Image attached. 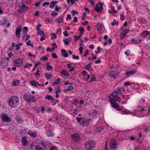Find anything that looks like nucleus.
Instances as JSON below:
<instances>
[{
    "label": "nucleus",
    "mask_w": 150,
    "mask_h": 150,
    "mask_svg": "<svg viewBox=\"0 0 150 150\" xmlns=\"http://www.w3.org/2000/svg\"><path fill=\"white\" fill-rule=\"evenodd\" d=\"M18 98L15 96H11L9 99L8 101V105L12 108H16L19 103Z\"/></svg>",
    "instance_id": "1"
},
{
    "label": "nucleus",
    "mask_w": 150,
    "mask_h": 150,
    "mask_svg": "<svg viewBox=\"0 0 150 150\" xmlns=\"http://www.w3.org/2000/svg\"><path fill=\"white\" fill-rule=\"evenodd\" d=\"M96 144V143L94 140H88L84 144V149L86 150H92L95 147Z\"/></svg>",
    "instance_id": "2"
},
{
    "label": "nucleus",
    "mask_w": 150,
    "mask_h": 150,
    "mask_svg": "<svg viewBox=\"0 0 150 150\" xmlns=\"http://www.w3.org/2000/svg\"><path fill=\"white\" fill-rule=\"evenodd\" d=\"M23 96L25 100L28 103L34 102L36 100V98L34 96L30 94H24Z\"/></svg>",
    "instance_id": "3"
},
{
    "label": "nucleus",
    "mask_w": 150,
    "mask_h": 150,
    "mask_svg": "<svg viewBox=\"0 0 150 150\" xmlns=\"http://www.w3.org/2000/svg\"><path fill=\"white\" fill-rule=\"evenodd\" d=\"M18 7L20 8L18 11L19 13H22L28 8V7L26 6L24 1L22 0L19 4Z\"/></svg>",
    "instance_id": "4"
},
{
    "label": "nucleus",
    "mask_w": 150,
    "mask_h": 150,
    "mask_svg": "<svg viewBox=\"0 0 150 150\" xmlns=\"http://www.w3.org/2000/svg\"><path fill=\"white\" fill-rule=\"evenodd\" d=\"M71 137L74 142H79L81 141V137L79 134L74 133L71 135Z\"/></svg>",
    "instance_id": "5"
},
{
    "label": "nucleus",
    "mask_w": 150,
    "mask_h": 150,
    "mask_svg": "<svg viewBox=\"0 0 150 150\" xmlns=\"http://www.w3.org/2000/svg\"><path fill=\"white\" fill-rule=\"evenodd\" d=\"M1 117L2 121L3 122L8 123L11 121V119L5 113H2Z\"/></svg>",
    "instance_id": "6"
},
{
    "label": "nucleus",
    "mask_w": 150,
    "mask_h": 150,
    "mask_svg": "<svg viewBox=\"0 0 150 150\" xmlns=\"http://www.w3.org/2000/svg\"><path fill=\"white\" fill-rule=\"evenodd\" d=\"M91 120V119H86L83 118L82 120V121L80 123V124L83 126L85 125L87 126L90 124V121Z\"/></svg>",
    "instance_id": "7"
},
{
    "label": "nucleus",
    "mask_w": 150,
    "mask_h": 150,
    "mask_svg": "<svg viewBox=\"0 0 150 150\" xmlns=\"http://www.w3.org/2000/svg\"><path fill=\"white\" fill-rule=\"evenodd\" d=\"M22 27L20 25L16 29V36L17 38H19L20 36V32L22 30Z\"/></svg>",
    "instance_id": "8"
},
{
    "label": "nucleus",
    "mask_w": 150,
    "mask_h": 150,
    "mask_svg": "<svg viewBox=\"0 0 150 150\" xmlns=\"http://www.w3.org/2000/svg\"><path fill=\"white\" fill-rule=\"evenodd\" d=\"M14 63L15 64V65L17 67H20L21 66L23 63L22 60L21 59H15Z\"/></svg>",
    "instance_id": "9"
},
{
    "label": "nucleus",
    "mask_w": 150,
    "mask_h": 150,
    "mask_svg": "<svg viewBox=\"0 0 150 150\" xmlns=\"http://www.w3.org/2000/svg\"><path fill=\"white\" fill-rule=\"evenodd\" d=\"M137 70H133L131 71H128L125 73V74L127 76H129L130 75L135 74L137 72Z\"/></svg>",
    "instance_id": "10"
},
{
    "label": "nucleus",
    "mask_w": 150,
    "mask_h": 150,
    "mask_svg": "<svg viewBox=\"0 0 150 150\" xmlns=\"http://www.w3.org/2000/svg\"><path fill=\"white\" fill-rule=\"evenodd\" d=\"M45 100H50L52 102L54 101L55 100V99L52 96L48 94L45 97Z\"/></svg>",
    "instance_id": "11"
},
{
    "label": "nucleus",
    "mask_w": 150,
    "mask_h": 150,
    "mask_svg": "<svg viewBox=\"0 0 150 150\" xmlns=\"http://www.w3.org/2000/svg\"><path fill=\"white\" fill-rule=\"evenodd\" d=\"M60 75L62 76L63 74L66 77H67L69 75V74L68 73L67 71H66L65 70H63L60 71Z\"/></svg>",
    "instance_id": "12"
},
{
    "label": "nucleus",
    "mask_w": 150,
    "mask_h": 150,
    "mask_svg": "<svg viewBox=\"0 0 150 150\" xmlns=\"http://www.w3.org/2000/svg\"><path fill=\"white\" fill-rule=\"evenodd\" d=\"M110 146L111 149H115L117 148L118 146V143H115L113 142H110Z\"/></svg>",
    "instance_id": "13"
},
{
    "label": "nucleus",
    "mask_w": 150,
    "mask_h": 150,
    "mask_svg": "<svg viewBox=\"0 0 150 150\" xmlns=\"http://www.w3.org/2000/svg\"><path fill=\"white\" fill-rule=\"evenodd\" d=\"M46 134L48 137H52L54 135V134L52 132V130L49 129L46 131Z\"/></svg>",
    "instance_id": "14"
},
{
    "label": "nucleus",
    "mask_w": 150,
    "mask_h": 150,
    "mask_svg": "<svg viewBox=\"0 0 150 150\" xmlns=\"http://www.w3.org/2000/svg\"><path fill=\"white\" fill-rule=\"evenodd\" d=\"M110 77L115 79L117 76V72L113 71H111L109 74Z\"/></svg>",
    "instance_id": "15"
},
{
    "label": "nucleus",
    "mask_w": 150,
    "mask_h": 150,
    "mask_svg": "<svg viewBox=\"0 0 150 150\" xmlns=\"http://www.w3.org/2000/svg\"><path fill=\"white\" fill-rule=\"evenodd\" d=\"M22 142L23 145L24 146H25L28 144V142L25 137H23L22 138Z\"/></svg>",
    "instance_id": "16"
},
{
    "label": "nucleus",
    "mask_w": 150,
    "mask_h": 150,
    "mask_svg": "<svg viewBox=\"0 0 150 150\" xmlns=\"http://www.w3.org/2000/svg\"><path fill=\"white\" fill-rule=\"evenodd\" d=\"M61 52L62 53V56H64L65 57H68L69 56L68 54L67 53L65 50L64 49L62 50Z\"/></svg>",
    "instance_id": "17"
},
{
    "label": "nucleus",
    "mask_w": 150,
    "mask_h": 150,
    "mask_svg": "<svg viewBox=\"0 0 150 150\" xmlns=\"http://www.w3.org/2000/svg\"><path fill=\"white\" fill-rule=\"evenodd\" d=\"M148 35H150V32L148 31H144L141 33V35H143L145 38Z\"/></svg>",
    "instance_id": "18"
},
{
    "label": "nucleus",
    "mask_w": 150,
    "mask_h": 150,
    "mask_svg": "<svg viewBox=\"0 0 150 150\" xmlns=\"http://www.w3.org/2000/svg\"><path fill=\"white\" fill-rule=\"evenodd\" d=\"M73 87L72 86H68L67 89H64L63 91L64 93H66L67 91H70L73 90Z\"/></svg>",
    "instance_id": "19"
},
{
    "label": "nucleus",
    "mask_w": 150,
    "mask_h": 150,
    "mask_svg": "<svg viewBox=\"0 0 150 150\" xmlns=\"http://www.w3.org/2000/svg\"><path fill=\"white\" fill-rule=\"evenodd\" d=\"M97 30L99 31H101L102 29V26L100 23H98L96 25Z\"/></svg>",
    "instance_id": "20"
},
{
    "label": "nucleus",
    "mask_w": 150,
    "mask_h": 150,
    "mask_svg": "<svg viewBox=\"0 0 150 150\" xmlns=\"http://www.w3.org/2000/svg\"><path fill=\"white\" fill-rule=\"evenodd\" d=\"M28 134L32 137L35 138L36 137L37 134L35 132H32L31 131H30L28 132Z\"/></svg>",
    "instance_id": "21"
},
{
    "label": "nucleus",
    "mask_w": 150,
    "mask_h": 150,
    "mask_svg": "<svg viewBox=\"0 0 150 150\" xmlns=\"http://www.w3.org/2000/svg\"><path fill=\"white\" fill-rule=\"evenodd\" d=\"M121 113L122 114H132V112L127 109H125L124 110L122 111L121 112Z\"/></svg>",
    "instance_id": "22"
},
{
    "label": "nucleus",
    "mask_w": 150,
    "mask_h": 150,
    "mask_svg": "<svg viewBox=\"0 0 150 150\" xmlns=\"http://www.w3.org/2000/svg\"><path fill=\"white\" fill-rule=\"evenodd\" d=\"M91 113L93 117H95L98 113V111L96 109H94L91 110Z\"/></svg>",
    "instance_id": "23"
},
{
    "label": "nucleus",
    "mask_w": 150,
    "mask_h": 150,
    "mask_svg": "<svg viewBox=\"0 0 150 150\" xmlns=\"http://www.w3.org/2000/svg\"><path fill=\"white\" fill-rule=\"evenodd\" d=\"M15 120L17 121V122H20V123H22L23 122V120L21 119V117L18 116L16 117Z\"/></svg>",
    "instance_id": "24"
},
{
    "label": "nucleus",
    "mask_w": 150,
    "mask_h": 150,
    "mask_svg": "<svg viewBox=\"0 0 150 150\" xmlns=\"http://www.w3.org/2000/svg\"><path fill=\"white\" fill-rule=\"evenodd\" d=\"M111 106L112 107L115 108H117L118 106V104L115 102L110 101Z\"/></svg>",
    "instance_id": "25"
},
{
    "label": "nucleus",
    "mask_w": 150,
    "mask_h": 150,
    "mask_svg": "<svg viewBox=\"0 0 150 150\" xmlns=\"http://www.w3.org/2000/svg\"><path fill=\"white\" fill-rule=\"evenodd\" d=\"M57 3V1H52L50 3V8H53L54 7V6L56 5V4Z\"/></svg>",
    "instance_id": "26"
},
{
    "label": "nucleus",
    "mask_w": 150,
    "mask_h": 150,
    "mask_svg": "<svg viewBox=\"0 0 150 150\" xmlns=\"http://www.w3.org/2000/svg\"><path fill=\"white\" fill-rule=\"evenodd\" d=\"M67 66L69 68H70V69L69 71L70 72H71L74 71V67L73 66H71V64L70 63H69L67 64Z\"/></svg>",
    "instance_id": "27"
},
{
    "label": "nucleus",
    "mask_w": 150,
    "mask_h": 150,
    "mask_svg": "<svg viewBox=\"0 0 150 150\" xmlns=\"http://www.w3.org/2000/svg\"><path fill=\"white\" fill-rule=\"evenodd\" d=\"M45 76L46 79L47 80H49L50 78H51L52 76V74H49L48 73H45Z\"/></svg>",
    "instance_id": "28"
},
{
    "label": "nucleus",
    "mask_w": 150,
    "mask_h": 150,
    "mask_svg": "<svg viewBox=\"0 0 150 150\" xmlns=\"http://www.w3.org/2000/svg\"><path fill=\"white\" fill-rule=\"evenodd\" d=\"M119 97H116V96L113 97H110V101L115 102L118 100Z\"/></svg>",
    "instance_id": "29"
},
{
    "label": "nucleus",
    "mask_w": 150,
    "mask_h": 150,
    "mask_svg": "<svg viewBox=\"0 0 150 150\" xmlns=\"http://www.w3.org/2000/svg\"><path fill=\"white\" fill-rule=\"evenodd\" d=\"M40 144L43 146L45 149L46 148L47 146V143L44 141L41 142L40 143Z\"/></svg>",
    "instance_id": "30"
},
{
    "label": "nucleus",
    "mask_w": 150,
    "mask_h": 150,
    "mask_svg": "<svg viewBox=\"0 0 150 150\" xmlns=\"http://www.w3.org/2000/svg\"><path fill=\"white\" fill-rule=\"evenodd\" d=\"M124 89L122 87H121L120 88H119L118 90L117 91L118 92V93H120V94H122L123 92L125 91Z\"/></svg>",
    "instance_id": "31"
},
{
    "label": "nucleus",
    "mask_w": 150,
    "mask_h": 150,
    "mask_svg": "<svg viewBox=\"0 0 150 150\" xmlns=\"http://www.w3.org/2000/svg\"><path fill=\"white\" fill-rule=\"evenodd\" d=\"M96 78L94 75H92L91 76V79L90 80V82H92L96 81Z\"/></svg>",
    "instance_id": "32"
},
{
    "label": "nucleus",
    "mask_w": 150,
    "mask_h": 150,
    "mask_svg": "<svg viewBox=\"0 0 150 150\" xmlns=\"http://www.w3.org/2000/svg\"><path fill=\"white\" fill-rule=\"evenodd\" d=\"M20 83L19 80H16L13 83L12 85L13 86H17Z\"/></svg>",
    "instance_id": "33"
},
{
    "label": "nucleus",
    "mask_w": 150,
    "mask_h": 150,
    "mask_svg": "<svg viewBox=\"0 0 150 150\" xmlns=\"http://www.w3.org/2000/svg\"><path fill=\"white\" fill-rule=\"evenodd\" d=\"M92 64L91 62H90L89 64L86 65L84 66L85 69L86 70H88L90 69L91 68V64Z\"/></svg>",
    "instance_id": "34"
},
{
    "label": "nucleus",
    "mask_w": 150,
    "mask_h": 150,
    "mask_svg": "<svg viewBox=\"0 0 150 150\" xmlns=\"http://www.w3.org/2000/svg\"><path fill=\"white\" fill-rule=\"evenodd\" d=\"M56 21L58 23H60L62 21V17L60 16L56 19Z\"/></svg>",
    "instance_id": "35"
},
{
    "label": "nucleus",
    "mask_w": 150,
    "mask_h": 150,
    "mask_svg": "<svg viewBox=\"0 0 150 150\" xmlns=\"http://www.w3.org/2000/svg\"><path fill=\"white\" fill-rule=\"evenodd\" d=\"M118 93V91H114L111 94L110 96V98L115 96Z\"/></svg>",
    "instance_id": "36"
},
{
    "label": "nucleus",
    "mask_w": 150,
    "mask_h": 150,
    "mask_svg": "<svg viewBox=\"0 0 150 150\" xmlns=\"http://www.w3.org/2000/svg\"><path fill=\"white\" fill-rule=\"evenodd\" d=\"M129 31V29H125L123 30L122 32L121 33L123 35L125 36L126 34Z\"/></svg>",
    "instance_id": "37"
},
{
    "label": "nucleus",
    "mask_w": 150,
    "mask_h": 150,
    "mask_svg": "<svg viewBox=\"0 0 150 150\" xmlns=\"http://www.w3.org/2000/svg\"><path fill=\"white\" fill-rule=\"evenodd\" d=\"M28 29V27L25 26L23 28V34H26L27 32Z\"/></svg>",
    "instance_id": "38"
},
{
    "label": "nucleus",
    "mask_w": 150,
    "mask_h": 150,
    "mask_svg": "<svg viewBox=\"0 0 150 150\" xmlns=\"http://www.w3.org/2000/svg\"><path fill=\"white\" fill-rule=\"evenodd\" d=\"M78 30L80 31V35H82L84 32V29L83 28H79Z\"/></svg>",
    "instance_id": "39"
},
{
    "label": "nucleus",
    "mask_w": 150,
    "mask_h": 150,
    "mask_svg": "<svg viewBox=\"0 0 150 150\" xmlns=\"http://www.w3.org/2000/svg\"><path fill=\"white\" fill-rule=\"evenodd\" d=\"M46 70L47 71H50L52 70L53 68L51 65L47 66H46Z\"/></svg>",
    "instance_id": "40"
},
{
    "label": "nucleus",
    "mask_w": 150,
    "mask_h": 150,
    "mask_svg": "<svg viewBox=\"0 0 150 150\" xmlns=\"http://www.w3.org/2000/svg\"><path fill=\"white\" fill-rule=\"evenodd\" d=\"M35 150H44V149L39 145H38L35 147Z\"/></svg>",
    "instance_id": "41"
},
{
    "label": "nucleus",
    "mask_w": 150,
    "mask_h": 150,
    "mask_svg": "<svg viewBox=\"0 0 150 150\" xmlns=\"http://www.w3.org/2000/svg\"><path fill=\"white\" fill-rule=\"evenodd\" d=\"M40 109L41 112H42V113H44L45 110V108L44 107L42 106H41L40 108Z\"/></svg>",
    "instance_id": "42"
},
{
    "label": "nucleus",
    "mask_w": 150,
    "mask_h": 150,
    "mask_svg": "<svg viewBox=\"0 0 150 150\" xmlns=\"http://www.w3.org/2000/svg\"><path fill=\"white\" fill-rule=\"evenodd\" d=\"M95 10L97 12H100L101 11V9L99 8V6H97L95 8Z\"/></svg>",
    "instance_id": "43"
},
{
    "label": "nucleus",
    "mask_w": 150,
    "mask_h": 150,
    "mask_svg": "<svg viewBox=\"0 0 150 150\" xmlns=\"http://www.w3.org/2000/svg\"><path fill=\"white\" fill-rule=\"evenodd\" d=\"M124 13H122L120 15V19L121 20H123L125 19V17L124 14Z\"/></svg>",
    "instance_id": "44"
},
{
    "label": "nucleus",
    "mask_w": 150,
    "mask_h": 150,
    "mask_svg": "<svg viewBox=\"0 0 150 150\" xmlns=\"http://www.w3.org/2000/svg\"><path fill=\"white\" fill-rule=\"evenodd\" d=\"M30 83L32 86H33L35 87L37 86V83L38 82H36L35 81H30Z\"/></svg>",
    "instance_id": "45"
},
{
    "label": "nucleus",
    "mask_w": 150,
    "mask_h": 150,
    "mask_svg": "<svg viewBox=\"0 0 150 150\" xmlns=\"http://www.w3.org/2000/svg\"><path fill=\"white\" fill-rule=\"evenodd\" d=\"M83 118L77 117H76V120H77L78 123H80L81 120H82Z\"/></svg>",
    "instance_id": "46"
},
{
    "label": "nucleus",
    "mask_w": 150,
    "mask_h": 150,
    "mask_svg": "<svg viewBox=\"0 0 150 150\" xmlns=\"http://www.w3.org/2000/svg\"><path fill=\"white\" fill-rule=\"evenodd\" d=\"M32 64L31 63L29 64L28 63H27L24 66V68H27L28 67H30L32 66Z\"/></svg>",
    "instance_id": "47"
},
{
    "label": "nucleus",
    "mask_w": 150,
    "mask_h": 150,
    "mask_svg": "<svg viewBox=\"0 0 150 150\" xmlns=\"http://www.w3.org/2000/svg\"><path fill=\"white\" fill-rule=\"evenodd\" d=\"M63 41L65 45H69V42L67 40V39H63Z\"/></svg>",
    "instance_id": "48"
},
{
    "label": "nucleus",
    "mask_w": 150,
    "mask_h": 150,
    "mask_svg": "<svg viewBox=\"0 0 150 150\" xmlns=\"http://www.w3.org/2000/svg\"><path fill=\"white\" fill-rule=\"evenodd\" d=\"M104 129L103 127H97V132H99L101 131V130H102Z\"/></svg>",
    "instance_id": "49"
},
{
    "label": "nucleus",
    "mask_w": 150,
    "mask_h": 150,
    "mask_svg": "<svg viewBox=\"0 0 150 150\" xmlns=\"http://www.w3.org/2000/svg\"><path fill=\"white\" fill-rule=\"evenodd\" d=\"M88 1L91 4L92 6H93L96 2L95 1H93V0H88Z\"/></svg>",
    "instance_id": "50"
},
{
    "label": "nucleus",
    "mask_w": 150,
    "mask_h": 150,
    "mask_svg": "<svg viewBox=\"0 0 150 150\" xmlns=\"http://www.w3.org/2000/svg\"><path fill=\"white\" fill-rule=\"evenodd\" d=\"M98 4L100 5V8L101 9V11H102L103 10V5H104V4L100 2L98 3Z\"/></svg>",
    "instance_id": "51"
},
{
    "label": "nucleus",
    "mask_w": 150,
    "mask_h": 150,
    "mask_svg": "<svg viewBox=\"0 0 150 150\" xmlns=\"http://www.w3.org/2000/svg\"><path fill=\"white\" fill-rule=\"evenodd\" d=\"M130 53V51L129 50H127L125 52V54H126L127 56L129 55Z\"/></svg>",
    "instance_id": "52"
},
{
    "label": "nucleus",
    "mask_w": 150,
    "mask_h": 150,
    "mask_svg": "<svg viewBox=\"0 0 150 150\" xmlns=\"http://www.w3.org/2000/svg\"><path fill=\"white\" fill-rule=\"evenodd\" d=\"M72 57L74 59H76L78 60L79 59V57L78 56H76L75 55L73 54L72 55Z\"/></svg>",
    "instance_id": "53"
},
{
    "label": "nucleus",
    "mask_w": 150,
    "mask_h": 150,
    "mask_svg": "<svg viewBox=\"0 0 150 150\" xmlns=\"http://www.w3.org/2000/svg\"><path fill=\"white\" fill-rule=\"evenodd\" d=\"M58 14V13L54 11H52V13L51 14V15L53 16H56Z\"/></svg>",
    "instance_id": "54"
},
{
    "label": "nucleus",
    "mask_w": 150,
    "mask_h": 150,
    "mask_svg": "<svg viewBox=\"0 0 150 150\" xmlns=\"http://www.w3.org/2000/svg\"><path fill=\"white\" fill-rule=\"evenodd\" d=\"M124 85H125V86H130L131 85V83L130 82L127 81V82H125L124 83Z\"/></svg>",
    "instance_id": "55"
},
{
    "label": "nucleus",
    "mask_w": 150,
    "mask_h": 150,
    "mask_svg": "<svg viewBox=\"0 0 150 150\" xmlns=\"http://www.w3.org/2000/svg\"><path fill=\"white\" fill-rule=\"evenodd\" d=\"M52 58H57V56L56 55V54L55 53H53L52 54Z\"/></svg>",
    "instance_id": "56"
},
{
    "label": "nucleus",
    "mask_w": 150,
    "mask_h": 150,
    "mask_svg": "<svg viewBox=\"0 0 150 150\" xmlns=\"http://www.w3.org/2000/svg\"><path fill=\"white\" fill-rule=\"evenodd\" d=\"M61 9V7H60L59 8V7L58 6H55V10L57 12H59V10Z\"/></svg>",
    "instance_id": "57"
},
{
    "label": "nucleus",
    "mask_w": 150,
    "mask_h": 150,
    "mask_svg": "<svg viewBox=\"0 0 150 150\" xmlns=\"http://www.w3.org/2000/svg\"><path fill=\"white\" fill-rule=\"evenodd\" d=\"M51 35V39L52 40H53L54 39L53 37H52V36H54V38H57V36L55 34V33H52Z\"/></svg>",
    "instance_id": "58"
},
{
    "label": "nucleus",
    "mask_w": 150,
    "mask_h": 150,
    "mask_svg": "<svg viewBox=\"0 0 150 150\" xmlns=\"http://www.w3.org/2000/svg\"><path fill=\"white\" fill-rule=\"evenodd\" d=\"M63 34L65 37L68 36L69 35V34L67 33V31L66 30L63 32Z\"/></svg>",
    "instance_id": "59"
},
{
    "label": "nucleus",
    "mask_w": 150,
    "mask_h": 150,
    "mask_svg": "<svg viewBox=\"0 0 150 150\" xmlns=\"http://www.w3.org/2000/svg\"><path fill=\"white\" fill-rule=\"evenodd\" d=\"M61 32V30L60 29L58 28L57 29L56 33V34H60Z\"/></svg>",
    "instance_id": "60"
},
{
    "label": "nucleus",
    "mask_w": 150,
    "mask_h": 150,
    "mask_svg": "<svg viewBox=\"0 0 150 150\" xmlns=\"http://www.w3.org/2000/svg\"><path fill=\"white\" fill-rule=\"evenodd\" d=\"M79 102V100L78 99H76L73 101V104L76 105V104L78 103Z\"/></svg>",
    "instance_id": "61"
},
{
    "label": "nucleus",
    "mask_w": 150,
    "mask_h": 150,
    "mask_svg": "<svg viewBox=\"0 0 150 150\" xmlns=\"http://www.w3.org/2000/svg\"><path fill=\"white\" fill-rule=\"evenodd\" d=\"M41 3V1H40L39 2H36L35 4V6L36 7H38L39 6L40 4Z\"/></svg>",
    "instance_id": "62"
},
{
    "label": "nucleus",
    "mask_w": 150,
    "mask_h": 150,
    "mask_svg": "<svg viewBox=\"0 0 150 150\" xmlns=\"http://www.w3.org/2000/svg\"><path fill=\"white\" fill-rule=\"evenodd\" d=\"M40 59L41 60L47 61L48 59V58L46 57H43L42 58H40Z\"/></svg>",
    "instance_id": "63"
},
{
    "label": "nucleus",
    "mask_w": 150,
    "mask_h": 150,
    "mask_svg": "<svg viewBox=\"0 0 150 150\" xmlns=\"http://www.w3.org/2000/svg\"><path fill=\"white\" fill-rule=\"evenodd\" d=\"M50 150H57V149L56 146H53L51 148Z\"/></svg>",
    "instance_id": "64"
}]
</instances>
